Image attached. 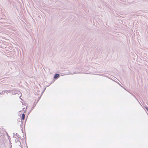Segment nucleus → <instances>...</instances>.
Wrapping results in <instances>:
<instances>
[{"label": "nucleus", "instance_id": "1", "mask_svg": "<svg viewBox=\"0 0 148 148\" xmlns=\"http://www.w3.org/2000/svg\"><path fill=\"white\" fill-rule=\"evenodd\" d=\"M11 93H12V94L13 95H15L17 93V92H18L19 93H20V92L19 91H17L16 90H11Z\"/></svg>", "mask_w": 148, "mask_h": 148}, {"label": "nucleus", "instance_id": "2", "mask_svg": "<svg viewBox=\"0 0 148 148\" xmlns=\"http://www.w3.org/2000/svg\"><path fill=\"white\" fill-rule=\"evenodd\" d=\"M60 77V74H55L54 76V78L55 79H58Z\"/></svg>", "mask_w": 148, "mask_h": 148}, {"label": "nucleus", "instance_id": "3", "mask_svg": "<svg viewBox=\"0 0 148 148\" xmlns=\"http://www.w3.org/2000/svg\"><path fill=\"white\" fill-rule=\"evenodd\" d=\"M25 115L24 114V113H23L22 114V116L21 117V121H22V120H23L25 119Z\"/></svg>", "mask_w": 148, "mask_h": 148}, {"label": "nucleus", "instance_id": "4", "mask_svg": "<svg viewBox=\"0 0 148 148\" xmlns=\"http://www.w3.org/2000/svg\"><path fill=\"white\" fill-rule=\"evenodd\" d=\"M77 73L76 72H74L73 73H69L68 74H64V75H68L69 74H75V73Z\"/></svg>", "mask_w": 148, "mask_h": 148}, {"label": "nucleus", "instance_id": "5", "mask_svg": "<svg viewBox=\"0 0 148 148\" xmlns=\"http://www.w3.org/2000/svg\"><path fill=\"white\" fill-rule=\"evenodd\" d=\"M5 92H6V91L7 92H8V93H11V90H5Z\"/></svg>", "mask_w": 148, "mask_h": 148}, {"label": "nucleus", "instance_id": "6", "mask_svg": "<svg viewBox=\"0 0 148 148\" xmlns=\"http://www.w3.org/2000/svg\"><path fill=\"white\" fill-rule=\"evenodd\" d=\"M21 124L20 125V127L22 128H23L22 126H23V121H21Z\"/></svg>", "mask_w": 148, "mask_h": 148}, {"label": "nucleus", "instance_id": "7", "mask_svg": "<svg viewBox=\"0 0 148 148\" xmlns=\"http://www.w3.org/2000/svg\"><path fill=\"white\" fill-rule=\"evenodd\" d=\"M7 135H8V139L9 140V142H10V143H11V139H10V136H8V134H7Z\"/></svg>", "mask_w": 148, "mask_h": 148}, {"label": "nucleus", "instance_id": "8", "mask_svg": "<svg viewBox=\"0 0 148 148\" xmlns=\"http://www.w3.org/2000/svg\"><path fill=\"white\" fill-rule=\"evenodd\" d=\"M5 92V90H3V91L1 92H0V94L1 95H2V94H4V93Z\"/></svg>", "mask_w": 148, "mask_h": 148}, {"label": "nucleus", "instance_id": "9", "mask_svg": "<svg viewBox=\"0 0 148 148\" xmlns=\"http://www.w3.org/2000/svg\"><path fill=\"white\" fill-rule=\"evenodd\" d=\"M24 135L23 134V138H22V139H24V138H26V134H25V137L24 136Z\"/></svg>", "mask_w": 148, "mask_h": 148}, {"label": "nucleus", "instance_id": "10", "mask_svg": "<svg viewBox=\"0 0 148 148\" xmlns=\"http://www.w3.org/2000/svg\"><path fill=\"white\" fill-rule=\"evenodd\" d=\"M42 96V95H41L39 97H38V101H37V102H38V101L39 100V99H40V98H41V96Z\"/></svg>", "mask_w": 148, "mask_h": 148}, {"label": "nucleus", "instance_id": "11", "mask_svg": "<svg viewBox=\"0 0 148 148\" xmlns=\"http://www.w3.org/2000/svg\"><path fill=\"white\" fill-rule=\"evenodd\" d=\"M99 75H101V76H105V77L106 76V75H104L103 74H99Z\"/></svg>", "mask_w": 148, "mask_h": 148}, {"label": "nucleus", "instance_id": "12", "mask_svg": "<svg viewBox=\"0 0 148 148\" xmlns=\"http://www.w3.org/2000/svg\"><path fill=\"white\" fill-rule=\"evenodd\" d=\"M21 121V119L20 118H18L17 119L18 121L20 122Z\"/></svg>", "mask_w": 148, "mask_h": 148}, {"label": "nucleus", "instance_id": "13", "mask_svg": "<svg viewBox=\"0 0 148 148\" xmlns=\"http://www.w3.org/2000/svg\"><path fill=\"white\" fill-rule=\"evenodd\" d=\"M15 135L16 136H17V137H18L19 135L17 133Z\"/></svg>", "mask_w": 148, "mask_h": 148}, {"label": "nucleus", "instance_id": "14", "mask_svg": "<svg viewBox=\"0 0 148 148\" xmlns=\"http://www.w3.org/2000/svg\"><path fill=\"white\" fill-rule=\"evenodd\" d=\"M18 139H21L22 140V138H21V136H18Z\"/></svg>", "mask_w": 148, "mask_h": 148}, {"label": "nucleus", "instance_id": "15", "mask_svg": "<svg viewBox=\"0 0 148 148\" xmlns=\"http://www.w3.org/2000/svg\"><path fill=\"white\" fill-rule=\"evenodd\" d=\"M21 130L22 131V132L23 133V128H22L21 129Z\"/></svg>", "mask_w": 148, "mask_h": 148}, {"label": "nucleus", "instance_id": "16", "mask_svg": "<svg viewBox=\"0 0 148 148\" xmlns=\"http://www.w3.org/2000/svg\"><path fill=\"white\" fill-rule=\"evenodd\" d=\"M18 141V140H15V142L16 143H17Z\"/></svg>", "mask_w": 148, "mask_h": 148}, {"label": "nucleus", "instance_id": "17", "mask_svg": "<svg viewBox=\"0 0 148 148\" xmlns=\"http://www.w3.org/2000/svg\"><path fill=\"white\" fill-rule=\"evenodd\" d=\"M46 89V88H45L44 89V90H43V92H44V91H45V90Z\"/></svg>", "mask_w": 148, "mask_h": 148}, {"label": "nucleus", "instance_id": "18", "mask_svg": "<svg viewBox=\"0 0 148 148\" xmlns=\"http://www.w3.org/2000/svg\"><path fill=\"white\" fill-rule=\"evenodd\" d=\"M44 92H43V91L42 92V93H41V95H42V93H43Z\"/></svg>", "mask_w": 148, "mask_h": 148}, {"label": "nucleus", "instance_id": "19", "mask_svg": "<svg viewBox=\"0 0 148 148\" xmlns=\"http://www.w3.org/2000/svg\"><path fill=\"white\" fill-rule=\"evenodd\" d=\"M13 137H14V135H15V134L14 133H13Z\"/></svg>", "mask_w": 148, "mask_h": 148}, {"label": "nucleus", "instance_id": "20", "mask_svg": "<svg viewBox=\"0 0 148 148\" xmlns=\"http://www.w3.org/2000/svg\"><path fill=\"white\" fill-rule=\"evenodd\" d=\"M12 146L11 145V144L10 145V148H11Z\"/></svg>", "mask_w": 148, "mask_h": 148}, {"label": "nucleus", "instance_id": "21", "mask_svg": "<svg viewBox=\"0 0 148 148\" xmlns=\"http://www.w3.org/2000/svg\"><path fill=\"white\" fill-rule=\"evenodd\" d=\"M34 106L33 108H32V110L34 108Z\"/></svg>", "mask_w": 148, "mask_h": 148}, {"label": "nucleus", "instance_id": "22", "mask_svg": "<svg viewBox=\"0 0 148 148\" xmlns=\"http://www.w3.org/2000/svg\"><path fill=\"white\" fill-rule=\"evenodd\" d=\"M21 96H20L19 97V98H20V99L22 100V99L21 98Z\"/></svg>", "mask_w": 148, "mask_h": 148}, {"label": "nucleus", "instance_id": "23", "mask_svg": "<svg viewBox=\"0 0 148 148\" xmlns=\"http://www.w3.org/2000/svg\"><path fill=\"white\" fill-rule=\"evenodd\" d=\"M19 141V142H20V144H21V143L20 141Z\"/></svg>", "mask_w": 148, "mask_h": 148}]
</instances>
